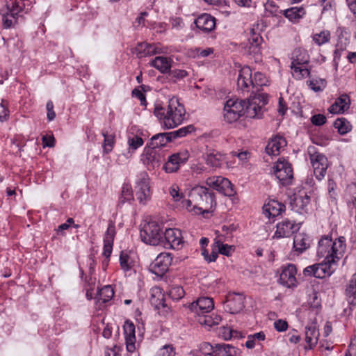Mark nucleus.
<instances>
[{
	"mask_svg": "<svg viewBox=\"0 0 356 356\" xmlns=\"http://www.w3.org/2000/svg\"><path fill=\"white\" fill-rule=\"evenodd\" d=\"M186 209L193 214L213 213L216 202L214 195L207 188L197 186L189 193V199L184 202Z\"/></svg>",
	"mask_w": 356,
	"mask_h": 356,
	"instance_id": "f257e3e1",
	"label": "nucleus"
},
{
	"mask_svg": "<svg viewBox=\"0 0 356 356\" xmlns=\"http://www.w3.org/2000/svg\"><path fill=\"white\" fill-rule=\"evenodd\" d=\"M154 113L165 129H170L184 122L186 110L178 99L172 97L169 100L166 107L156 106Z\"/></svg>",
	"mask_w": 356,
	"mask_h": 356,
	"instance_id": "f03ea898",
	"label": "nucleus"
},
{
	"mask_svg": "<svg viewBox=\"0 0 356 356\" xmlns=\"http://www.w3.org/2000/svg\"><path fill=\"white\" fill-rule=\"evenodd\" d=\"M346 250V239L343 236L334 240L330 236H323L318 241L316 255L318 258L326 259L337 266L342 259Z\"/></svg>",
	"mask_w": 356,
	"mask_h": 356,
	"instance_id": "7ed1b4c3",
	"label": "nucleus"
},
{
	"mask_svg": "<svg viewBox=\"0 0 356 356\" xmlns=\"http://www.w3.org/2000/svg\"><path fill=\"white\" fill-rule=\"evenodd\" d=\"M310 163L314 168V174L318 180L323 179L328 168L327 157L322 153L316 151L315 147L309 146L307 149Z\"/></svg>",
	"mask_w": 356,
	"mask_h": 356,
	"instance_id": "20e7f679",
	"label": "nucleus"
},
{
	"mask_svg": "<svg viewBox=\"0 0 356 356\" xmlns=\"http://www.w3.org/2000/svg\"><path fill=\"white\" fill-rule=\"evenodd\" d=\"M245 100L228 99L224 106V120L227 123L236 122L241 116L245 115Z\"/></svg>",
	"mask_w": 356,
	"mask_h": 356,
	"instance_id": "39448f33",
	"label": "nucleus"
},
{
	"mask_svg": "<svg viewBox=\"0 0 356 356\" xmlns=\"http://www.w3.org/2000/svg\"><path fill=\"white\" fill-rule=\"evenodd\" d=\"M136 195L140 204H145L152 196L150 178L146 172H140L135 182Z\"/></svg>",
	"mask_w": 356,
	"mask_h": 356,
	"instance_id": "423d86ee",
	"label": "nucleus"
},
{
	"mask_svg": "<svg viewBox=\"0 0 356 356\" xmlns=\"http://www.w3.org/2000/svg\"><path fill=\"white\" fill-rule=\"evenodd\" d=\"M140 236L143 242L152 245H158L162 243L161 229L155 221H151L145 225L140 232Z\"/></svg>",
	"mask_w": 356,
	"mask_h": 356,
	"instance_id": "0eeeda50",
	"label": "nucleus"
},
{
	"mask_svg": "<svg viewBox=\"0 0 356 356\" xmlns=\"http://www.w3.org/2000/svg\"><path fill=\"white\" fill-rule=\"evenodd\" d=\"M273 174L283 185H289L293 178L291 163L284 159H280L273 166Z\"/></svg>",
	"mask_w": 356,
	"mask_h": 356,
	"instance_id": "6e6552de",
	"label": "nucleus"
},
{
	"mask_svg": "<svg viewBox=\"0 0 356 356\" xmlns=\"http://www.w3.org/2000/svg\"><path fill=\"white\" fill-rule=\"evenodd\" d=\"M336 266L323 259L321 263L305 268L303 273L305 276H314L316 278H324L330 276L335 270Z\"/></svg>",
	"mask_w": 356,
	"mask_h": 356,
	"instance_id": "1a4fd4ad",
	"label": "nucleus"
},
{
	"mask_svg": "<svg viewBox=\"0 0 356 356\" xmlns=\"http://www.w3.org/2000/svg\"><path fill=\"white\" fill-rule=\"evenodd\" d=\"M189 157L190 154L186 150L175 153L168 156L167 161L163 166V169L166 173L176 172L181 165L187 162Z\"/></svg>",
	"mask_w": 356,
	"mask_h": 356,
	"instance_id": "9d476101",
	"label": "nucleus"
},
{
	"mask_svg": "<svg viewBox=\"0 0 356 356\" xmlns=\"http://www.w3.org/2000/svg\"><path fill=\"white\" fill-rule=\"evenodd\" d=\"M200 350L204 356H236V350L234 347L218 344L214 348L209 343H203L200 346Z\"/></svg>",
	"mask_w": 356,
	"mask_h": 356,
	"instance_id": "9b49d317",
	"label": "nucleus"
},
{
	"mask_svg": "<svg viewBox=\"0 0 356 356\" xmlns=\"http://www.w3.org/2000/svg\"><path fill=\"white\" fill-rule=\"evenodd\" d=\"M140 161L149 171L158 168L161 163V155L152 147H145L140 155Z\"/></svg>",
	"mask_w": 356,
	"mask_h": 356,
	"instance_id": "f8f14e48",
	"label": "nucleus"
},
{
	"mask_svg": "<svg viewBox=\"0 0 356 356\" xmlns=\"http://www.w3.org/2000/svg\"><path fill=\"white\" fill-rule=\"evenodd\" d=\"M172 261L171 254L168 252L159 254L150 265V271L158 276H163L169 268Z\"/></svg>",
	"mask_w": 356,
	"mask_h": 356,
	"instance_id": "ddd939ff",
	"label": "nucleus"
},
{
	"mask_svg": "<svg viewBox=\"0 0 356 356\" xmlns=\"http://www.w3.org/2000/svg\"><path fill=\"white\" fill-rule=\"evenodd\" d=\"M206 184L210 188L225 195L231 196L234 193L232 185L227 178L220 176L209 177L206 180Z\"/></svg>",
	"mask_w": 356,
	"mask_h": 356,
	"instance_id": "4468645a",
	"label": "nucleus"
},
{
	"mask_svg": "<svg viewBox=\"0 0 356 356\" xmlns=\"http://www.w3.org/2000/svg\"><path fill=\"white\" fill-rule=\"evenodd\" d=\"M188 307L191 312L200 317L211 312L214 307V304L212 298L200 297L193 302Z\"/></svg>",
	"mask_w": 356,
	"mask_h": 356,
	"instance_id": "2eb2a0df",
	"label": "nucleus"
},
{
	"mask_svg": "<svg viewBox=\"0 0 356 356\" xmlns=\"http://www.w3.org/2000/svg\"><path fill=\"white\" fill-rule=\"evenodd\" d=\"M165 246L174 250H179L184 245L181 232L179 229L169 228L164 232Z\"/></svg>",
	"mask_w": 356,
	"mask_h": 356,
	"instance_id": "dca6fc26",
	"label": "nucleus"
},
{
	"mask_svg": "<svg viewBox=\"0 0 356 356\" xmlns=\"http://www.w3.org/2000/svg\"><path fill=\"white\" fill-rule=\"evenodd\" d=\"M297 270L293 264H287L282 267L280 282L283 286L291 288L297 285Z\"/></svg>",
	"mask_w": 356,
	"mask_h": 356,
	"instance_id": "f3484780",
	"label": "nucleus"
},
{
	"mask_svg": "<svg viewBox=\"0 0 356 356\" xmlns=\"http://www.w3.org/2000/svg\"><path fill=\"white\" fill-rule=\"evenodd\" d=\"M260 95L245 100V116L250 118H261L263 115V108L259 105L261 102Z\"/></svg>",
	"mask_w": 356,
	"mask_h": 356,
	"instance_id": "a211bd4d",
	"label": "nucleus"
},
{
	"mask_svg": "<svg viewBox=\"0 0 356 356\" xmlns=\"http://www.w3.org/2000/svg\"><path fill=\"white\" fill-rule=\"evenodd\" d=\"M167 47H162L159 43L149 44L140 43L136 48V51L139 57L149 56L155 54L166 53Z\"/></svg>",
	"mask_w": 356,
	"mask_h": 356,
	"instance_id": "6ab92c4d",
	"label": "nucleus"
},
{
	"mask_svg": "<svg viewBox=\"0 0 356 356\" xmlns=\"http://www.w3.org/2000/svg\"><path fill=\"white\" fill-rule=\"evenodd\" d=\"M237 86L239 89L246 92H249L252 88H254L252 73L249 67L245 66L240 70Z\"/></svg>",
	"mask_w": 356,
	"mask_h": 356,
	"instance_id": "aec40b11",
	"label": "nucleus"
},
{
	"mask_svg": "<svg viewBox=\"0 0 356 356\" xmlns=\"http://www.w3.org/2000/svg\"><path fill=\"white\" fill-rule=\"evenodd\" d=\"M115 234L116 232L115 224L112 222H110L104 237L103 255L106 259H108L112 253L113 241Z\"/></svg>",
	"mask_w": 356,
	"mask_h": 356,
	"instance_id": "412c9836",
	"label": "nucleus"
},
{
	"mask_svg": "<svg viewBox=\"0 0 356 356\" xmlns=\"http://www.w3.org/2000/svg\"><path fill=\"white\" fill-rule=\"evenodd\" d=\"M350 97L346 94H342L329 107L328 111L332 114H343L350 108Z\"/></svg>",
	"mask_w": 356,
	"mask_h": 356,
	"instance_id": "4be33fe9",
	"label": "nucleus"
},
{
	"mask_svg": "<svg viewBox=\"0 0 356 356\" xmlns=\"http://www.w3.org/2000/svg\"><path fill=\"white\" fill-rule=\"evenodd\" d=\"M244 307V298L240 294L229 296L225 304V309L231 314H237Z\"/></svg>",
	"mask_w": 356,
	"mask_h": 356,
	"instance_id": "5701e85b",
	"label": "nucleus"
},
{
	"mask_svg": "<svg viewBox=\"0 0 356 356\" xmlns=\"http://www.w3.org/2000/svg\"><path fill=\"white\" fill-rule=\"evenodd\" d=\"M123 328L127 350L129 353H133L136 349L135 325L132 322L127 321Z\"/></svg>",
	"mask_w": 356,
	"mask_h": 356,
	"instance_id": "b1692460",
	"label": "nucleus"
},
{
	"mask_svg": "<svg viewBox=\"0 0 356 356\" xmlns=\"http://www.w3.org/2000/svg\"><path fill=\"white\" fill-rule=\"evenodd\" d=\"M310 202V197L305 191H299L294 195L291 200L293 209L297 212H302L305 210Z\"/></svg>",
	"mask_w": 356,
	"mask_h": 356,
	"instance_id": "393cba45",
	"label": "nucleus"
},
{
	"mask_svg": "<svg viewBox=\"0 0 356 356\" xmlns=\"http://www.w3.org/2000/svg\"><path fill=\"white\" fill-rule=\"evenodd\" d=\"M295 227L296 225L294 222L289 220H284L277 223V229L273 237L276 238L289 237L293 233Z\"/></svg>",
	"mask_w": 356,
	"mask_h": 356,
	"instance_id": "a878e982",
	"label": "nucleus"
},
{
	"mask_svg": "<svg viewBox=\"0 0 356 356\" xmlns=\"http://www.w3.org/2000/svg\"><path fill=\"white\" fill-rule=\"evenodd\" d=\"M195 24L199 29L205 32H210L216 26V20L209 14L204 13L195 20Z\"/></svg>",
	"mask_w": 356,
	"mask_h": 356,
	"instance_id": "bb28decb",
	"label": "nucleus"
},
{
	"mask_svg": "<svg viewBox=\"0 0 356 356\" xmlns=\"http://www.w3.org/2000/svg\"><path fill=\"white\" fill-rule=\"evenodd\" d=\"M263 209L266 216L270 218L280 215L285 210V206L277 200H270L264 205Z\"/></svg>",
	"mask_w": 356,
	"mask_h": 356,
	"instance_id": "cd10ccee",
	"label": "nucleus"
},
{
	"mask_svg": "<svg viewBox=\"0 0 356 356\" xmlns=\"http://www.w3.org/2000/svg\"><path fill=\"white\" fill-rule=\"evenodd\" d=\"M286 145V141L283 137L276 136L268 143L266 152L269 155L277 156Z\"/></svg>",
	"mask_w": 356,
	"mask_h": 356,
	"instance_id": "c85d7f7f",
	"label": "nucleus"
},
{
	"mask_svg": "<svg viewBox=\"0 0 356 356\" xmlns=\"http://www.w3.org/2000/svg\"><path fill=\"white\" fill-rule=\"evenodd\" d=\"M319 332L316 323L313 322L305 327V342L309 348H314L318 343Z\"/></svg>",
	"mask_w": 356,
	"mask_h": 356,
	"instance_id": "c756f323",
	"label": "nucleus"
},
{
	"mask_svg": "<svg viewBox=\"0 0 356 356\" xmlns=\"http://www.w3.org/2000/svg\"><path fill=\"white\" fill-rule=\"evenodd\" d=\"M280 13L284 15L292 23H297L302 18L306 12L302 7H292L286 10H281Z\"/></svg>",
	"mask_w": 356,
	"mask_h": 356,
	"instance_id": "7c9ffc66",
	"label": "nucleus"
},
{
	"mask_svg": "<svg viewBox=\"0 0 356 356\" xmlns=\"http://www.w3.org/2000/svg\"><path fill=\"white\" fill-rule=\"evenodd\" d=\"M206 163L213 168H217L221 166L225 160V156L221 153L216 151L207 153L204 156Z\"/></svg>",
	"mask_w": 356,
	"mask_h": 356,
	"instance_id": "2f4dec72",
	"label": "nucleus"
},
{
	"mask_svg": "<svg viewBox=\"0 0 356 356\" xmlns=\"http://www.w3.org/2000/svg\"><path fill=\"white\" fill-rule=\"evenodd\" d=\"M310 245L309 236L305 233H297L293 238V248L300 253L305 251Z\"/></svg>",
	"mask_w": 356,
	"mask_h": 356,
	"instance_id": "473e14b6",
	"label": "nucleus"
},
{
	"mask_svg": "<svg viewBox=\"0 0 356 356\" xmlns=\"http://www.w3.org/2000/svg\"><path fill=\"white\" fill-rule=\"evenodd\" d=\"M251 35L248 38V44L245 47L246 51L249 54H257L260 52L259 45L262 41L261 37L259 33L251 31Z\"/></svg>",
	"mask_w": 356,
	"mask_h": 356,
	"instance_id": "72a5a7b5",
	"label": "nucleus"
},
{
	"mask_svg": "<svg viewBox=\"0 0 356 356\" xmlns=\"http://www.w3.org/2000/svg\"><path fill=\"white\" fill-rule=\"evenodd\" d=\"M168 193L177 206L186 209L184 202H187L188 200L184 198V195L177 184H172L168 188Z\"/></svg>",
	"mask_w": 356,
	"mask_h": 356,
	"instance_id": "f704fd0d",
	"label": "nucleus"
},
{
	"mask_svg": "<svg viewBox=\"0 0 356 356\" xmlns=\"http://www.w3.org/2000/svg\"><path fill=\"white\" fill-rule=\"evenodd\" d=\"M309 61L307 51L303 49H296L293 51L291 66L307 65Z\"/></svg>",
	"mask_w": 356,
	"mask_h": 356,
	"instance_id": "c9c22d12",
	"label": "nucleus"
},
{
	"mask_svg": "<svg viewBox=\"0 0 356 356\" xmlns=\"http://www.w3.org/2000/svg\"><path fill=\"white\" fill-rule=\"evenodd\" d=\"M172 60L170 58L157 56L151 62V65L161 73L168 72L171 67Z\"/></svg>",
	"mask_w": 356,
	"mask_h": 356,
	"instance_id": "e433bc0d",
	"label": "nucleus"
},
{
	"mask_svg": "<svg viewBox=\"0 0 356 356\" xmlns=\"http://www.w3.org/2000/svg\"><path fill=\"white\" fill-rule=\"evenodd\" d=\"M222 318L219 315H202L197 319L198 323L206 328H211L214 325H217L220 323Z\"/></svg>",
	"mask_w": 356,
	"mask_h": 356,
	"instance_id": "4c0bfd02",
	"label": "nucleus"
},
{
	"mask_svg": "<svg viewBox=\"0 0 356 356\" xmlns=\"http://www.w3.org/2000/svg\"><path fill=\"white\" fill-rule=\"evenodd\" d=\"M348 300L351 305H356V273L354 274L346 290Z\"/></svg>",
	"mask_w": 356,
	"mask_h": 356,
	"instance_id": "58836bf2",
	"label": "nucleus"
},
{
	"mask_svg": "<svg viewBox=\"0 0 356 356\" xmlns=\"http://www.w3.org/2000/svg\"><path fill=\"white\" fill-rule=\"evenodd\" d=\"M170 141V138L168 136V134H159L152 137L150 144L152 147L156 149V148L165 146Z\"/></svg>",
	"mask_w": 356,
	"mask_h": 356,
	"instance_id": "ea45409f",
	"label": "nucleus"
},
{
	"mask_svg": "<svg viewBox=\"0 0 356 356\" xmlns=\"http://www.w3.org/2000/svg\"><path fill=\"white\" fill-rule=\"evenodd\" d=\"M309 88L314 92L323 91L327 85L324 79L319 77H312L307 81Z\"/></svg>",
	"mask_w": 356,
	"mask_h": 356,
	"instance_id": "a19ab883",
	"label": "nucleus"
},
{
	"mask_svg": "<svg viewBox=\"0 0 356 356\" xmlns=\"http://www.w3.org/2000/svg\"><path fill=\"white\" fill-rule=\"evenodd\" d=\"M114 291L110 285H106L99 290L96 297L98 302L102 301L105 303L113 298Z\"/></svg>",
	"mask_w": 356,
	"mask_h": 356,
	"instance_id": "79ce46f5",
	"label": "nucleus"
},
{
	"mask_svg": "<svg viewBox=\"0 0 356 356\" xmlns=\"http://www.w3.org/2000/svg\"><path fill=\"white\" fill-rule=\"evenodd\" d=\"M134 200V194L131 186L128 184H124L122 190L121 194L119 198L120 204H124L125 202H129Z\"/></svg>",
	"mask_w": 356,
	"mask_h": 356,
	"instance_id": "37998d69",
	"label": "nucleus"
},
{
	"mask_svg": "<svg viewBox=\"0 0 356 356\" xmlns=\"http://www.w3.org/2000/svg\"><path fill=\"white\" fill-rule=\"evenodd\" d=\"M334 127L341 135L348 133L352 129V125L350 122L343 118L336 120L334 123Z\"/></svg>",
	"mask_w": 356,
	"mask_h": 356,
	"instance_id": "c03bdc74",
	"label": "nucleus"
},
{
	"mask_svg": "<svg viewBox=\"0 0 356 356\" xmlns=\"http://www.w3.org/2000/svg\"><path fill=\"white\" fill-rule=\"evenodd\" d=\"M292 74L296 79H303L308 77L310 74V70L307 67V65H294L291 66Z\"/></svg>",
	"mask_w": 356,
	"mask_h": 356,
	"instance_id": "a18cd8bd",
	"label": "nucleus"
},
{
	"mask_svg": "<svg viewBox=\"0 0 356 356\" xmlns=\"http://www.w3.org/2000/svg\"><path fill=\"white\" fill-rule=\"evenodd\" d=\"M215 241L220 254L229 257L234 252V246L223 243V242L218 238H216Z\"/></svg>",
	"mask_w": 356,
	"mask_h": 356,
	"instance_id": "49530a36",
	"label": "nucleus"
},
{
	"mask_svg": "<svg viewBox=\"0 0 356 356\" xmlns=\"http://www.w3.org/2000/svg\"><path fill=\"white\" fill-rule=\"evenodd\" d=\"M312 40L315 44L318 46L328 42L330 40V32L325 30L320 33H314L312 35Z\"/></svg>",
	"mask_w": 356,
	"mask_h": 356,
	"instance_id": "de8ad7c7",
	"label": "nucleus"
},
{
	"mask_svg": "<svg viewBox=\"0 0 356 356\" xmlns=\"http://www.w3.org/2000/svg\"><path fill=\"white\" fill-rule=\"evenodd\" d=\"M120 264L124 271L129 270L134 266V261L130 255L126 252H121L120 255Z\"/></svg>",
	"mask_w": 356,
	"mask_h": 356,
	"instance_id": "09e8293b",
	"label": "nucleus"
},
{
	"mask_svg": "<svg viewBox=\"0 0 356 356\" xmlns=\"http://www.w3.org/2000/svg\"><path fill=\"white\" fill-rule=\"evenodd\" d=\"M102 135L104 136V143L102 145L103 152L104 154H108L113 150L115 144V136L112 134H108V133L103 132Z\"/></svg>",
	"mask_w": 356,
	"mask_h": 356,
	"instance_id": "8fccbe9b",
	"label": "nucleus"
},
{
	"mask_svg": "<svg viewBox=\"0 0 356 356\" xmlns=\"http://www.w3.org/2000/svg\"><path fill=\"white\" fill-rule=\"evenodd\" d=\"M220 334L225 340H229L232 338L238 339L243 337L241 332L229 327H222Z\"/></svg>",
	"mask_w": 356,
	"mask_h": 356,
	"instance_id": "3c124183",
	"label": "nucleus"
},
{
	"mask_svg": "<svg viewBox=\"0 0 356 356\" xmlns=\"http://www.w3.org/2000/svg\"><path fill=\"white\" fill-rule=\"evenodd\" d=\"M168 295L172 300H179L184 296L185 291L179 285H172L168 290Z\"/></svg>",
	"mask_w": 356,
	"mask_h": 356,
	"instance_id": "603ef678",
	"label": "nucleus"
},
{
	"mask_svg": "<svg viewBox=\"0 0 356 356\" xmlns=\"http://www.w3.org/2000/svg\"><path fill=\"white\" fill-rule=\"evenodd\" d=\"M127 143L128 148L135 153L136 150L143 145L144 141L142 138L134 136L128 138Z\"/></svg>",
	"mask_w": 356,
	"mask_h": 356,
	"instance_id": "864d4df0",
	"label": "nucleus"
},
{
	"mask_svg": "<svg viewBox=\"0 0 356 356\" xmlns=\"http://www.w3.org/2000/svg\"><path fill=\"white\" fill-rule=\"evenodd\" d=\"M312 140L313 143L317 145L325 147L329 144L330 138L323 134H320L318 135L313 136L312 137Z\"/></svg>",
	"mask_w": 356,
	"mask_h": 356,
	"instance_id": "5fc2aeb1",
	"label": "nucleus"
},
{
	"mask_svg": "<svg viewBox=\"0 0 356 356\" xmlns=\"http://www.w3.org/2000/svg\"><path fill=\"white\" fill-rule=\"evenodd\" d=\"M175 351L172 345H165L161 348L156 354V356H175Z\"/></svg>",
	"mask_w": 356,
	"mask_h": 356,
	"instance_id": "6e6d98bb",
	"label": "nucleus"
},
{
	"mask_svg": "<svg viewBox=\"0 0 356 356\" xmlns=\"http://www.w3.org/2000/svg\"><path fill=\"white\" fill-rule=\"evenodd\" d=\"M17 13L10 10V13H7L3 16V24L4 28L8 29L15 22V15Z\"/></svg>",
	"mask_w": 356,
	"mask_h": 356,
	"instance_id": "4d7b16f0",
	"label": "nucleus"
},
{
	"mask_svg": "<svg viewBox=\"0 0 356 356\" xmlns=\"http://www.w3.org/2000/svg\"><path fill=\"white\" fill-rule=\"evenodd\" d=\"M254 88L257 86H266L268 81L266 76L261 72H255L253 78Z\"/></svg>",
	"mask_w": 356,
	"mask_h": 356,
	"instance_id": "13d9d810",
	"label": "nucleus"
},
{
	"mask_svg": "<svg viewBox=\"0 0 356 356\" xmlns=\"http://www.w3.org/2000/svg\"><path fill=\"white\" fill-rule=\"evenodd\" d=\"M191 171L193 174L201 175L209 172L208 168L204 166L202 163H193L191 167Z\"/></svg>",
	"mask_w": 356,
	"mask_h": 356,
	"instance_id": "bf43d9fd",
	"label": "nucleus"
},
{
	"mask_svg": "<svg viewBox=\"0 0 356 356\" xmlns=\"http://www.w3.org/2000/svg\"><path fill=\"white\" fill-rule=\"evenodd\" d=\"M134 154V152L131 151L129 148H127V149L124 152H122V154L118 156L117 161L120 164L124 163L129 160H130Z\"/></svg>",
	"mask_w": 356,
	"mask_h": 356,
	"instance_id": "052dcab7",
	"label": "nucleus"
},
{
	"mask_svg": "<svg viewBox=\"0 0 356 356\" xmlns=\"http://www.w3.org/2000/svg\"><path fill=\"white\" fill-rule=\"evenodd\" d=\"M319 3L323 7V12L333 10L336 6L334 0H319Z\"/></svg>",
	"mask_w": 356,
	"mask_h": 356,
	"instance_id": "680f3d73",
	"label": "nucleus"
},
{
	"mask_svg": "<svg viewBox=\"0 0 356 356\" xmlns=\"http://www.w3.org/2000/svg\"><path fill=\"white\" fill-rule=\"evenodd\" d=\"M311 122L316 126H321L326 122V118L324 115L316 114L311 118Z\"/></svg>",
	"mask_w": 356,
	"mask_h": 356,
	"instance_id": "e2e57ef3",
	"label": "nucleus"
},
{
	"mask_svg": "<svg viewBox=\"0 0 356 356\" xmlns=\"http://www.w3.org/2000/svg\"><path fill=\"white\" fill-rule=\"evenodd\" d=\"M193 127L192 126H187L185 127H182L177 131H175L172 134H174L176 137H184L187 135V134L192 131Z\"/></svg>",
	"mask_w": 356,
	"mask_h": 356,
	"instance_id": "0e129e2a",
	"label": "nucleus"
},
{
	"mask_svg": "<svg viewBox=\"0 0 356 356\" xmlns=\"http://www.w3.org/2000/svg\"><path fill=\"white\" fill-rule=\"evenodd\" d=\"M337 187L336 183L332 179H329L327 183L328 194L332 200L336 199L335 189Z\"/></svg>",
	"mask_w": 356,
	"mask_h": 356,
	"instance_id": "69168bd1",
	"label": "nucleus"
},
{
	"mask_svg": "<svg viewBox=\"0 0 356 356\" xmlns=\"http://www.w3.org/2000/svg\"><path fill=\"white\" fill-rule=\"evenodd\" d=\"M46 107L47 110V119L49 121H52L56 117V113L54 111L53 102L51 101H48Z\"/></svg>",
	"mask_w": 356,
	"mask_h": 356,
	"instance_id": "338daca9",
	"label": "nucleus"
},
{
	"mask_svg": "<svg viewBox=\"0 0 356 356\" xmlns=\"http://www.w3.org/2000/svg\"><path fill=\"white\" fill-rule=\"evenodd\" d=\"M274 327L278 332H283L286 330L288 327L287 322L283 320H277L274 323Z\"/></svg>",
	"mask_w": 356,
	"mask_h": 356,
	"instance_id": "774afa93",
	"label": "nucleus"
}]
</instances>
